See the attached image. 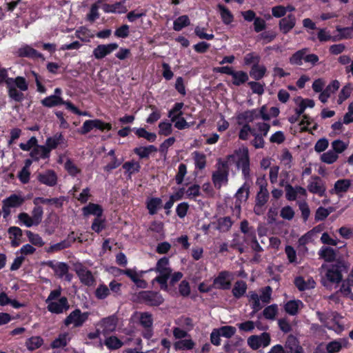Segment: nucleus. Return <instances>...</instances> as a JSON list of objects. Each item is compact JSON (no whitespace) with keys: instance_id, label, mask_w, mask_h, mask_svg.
Returning <instances> with one entry per match:
<instances>
[{"instance_id":"37998d69","label":"nucleus","mask_w":353,"mask_h":353,"mask_svg":"<svg viewBox=\"0 0 353 353\" xmlns=\"http://www.w3.org/2000/svg\"><path fill=\"white\" fill-rule=\"evenodd\" d=\"M190 24V21L187 15H182L176 18L173 23V29L175 31H180L183 28L188 26Z\"/></svg>"},{"instance_id":"423d86ee","label":"nucleus","mask_w":353,"mask_h":353,"mask_svg":"<svg viewBox=\"0 0 353 353\" xmlns=\"http://www.w3.org/2000/svg\"><path fill=\"white\" fill-rule=\"evenodd\" d=\"M235 155L237 157V167L241 169L245 179H248L250 174L248 149L245 147L241 148L236 151Z\"/></svg>"},{"instance_id":"0e129e2a","label":"nucleus","mask_w":353,"mask_h":353,"mask_svg":"<svg viewBox=\"0 0 353 353\" xmlns=\"http://www.w3.org/2000/svg\"><path fill=\"white\" fill-rule=\"evenodd\" d=\"M26 235L28 238L29 241L35 246L42 247L45 244L41 236L38 234H34L31 231L28 230L26 231Z\"/></svg>"},{"instance_id":"f704fd0d","label":"nucleus","mask_w":353,"mask_h":353,"mask_svg":"<svg viewBox=\"0 0 353 353\" xmlns=\"http://www.w3.org/2000/svg\"><path fill=\"white\" fill-rule=\"evenodd\" d=\"M295 10V8L292 5L287 6H276L272 8V14L276 18H280L285 15L287 12H292Z\"/></svg>"},{"instance_id":"393cba45","label":"nucleus","mask_w":353,"mask_h":353,"mask_svg":"<svg viewBox=\"0 0 353 353\" xmlns=\"http://www.w3.org/2000/svg\"><path fill=\"white\" fill-rule=\"evenodd\" d=\"M340 87V83L337 80L332 81L319 94V100L325 103L327 101L332 94L334 93Z\"/></svg>"},{"instance_id":"338daca9","label":"nucleus","mask_w":353,"mask_h":353,"mask_svg":"<svg viewBox=\"0 0 353 353\" xmlns=\"http://www.w3.org/2000/svg\"><path fill=\"white\" fill-rule=\"evenodd\" d=\"M260 56L256 52H250L245 55L244 57V64L245 65H255L260 61Z\"/></svg>"},{"instance_id":"473e14b6","label":"nucleus","mask_w":353,"mask_h":353,"mask_svg":"<svg viewBox=\"0 0 353 353\" xmlns=\"http://www.w3.org/2000/svg\"><path fill=\"white\" fill-rule=\"evenodd\" d=\"M63 199L62 198H52V199H46L43 197H36L33 200V203L35 205H39L40 204H48V205H54L57 207H61L63 204Z\"/></svg>"},{"instance_id":"6ab92c4d","label":"nucleus","mask_w":353,"mask_h":353,"mask_svg":"<svg viewBox=\"0 0 353 353\" xmlns=\"http://www.w3.org/2000/svg\"><path fill=\"white\" fill-rule=\"evenodd\" d=\"M256 109L249 110L236 114V122L239 125H250V123L257 120Z\"/></svg>"},{"instance_id":"9b49d317","label":"nucleus","mask_w":353,"mask_h":353,"mask_svg":"<svg viewBox=\"0 0 353 353\" xmlns=\"http://www.w3.org/2000/svg\"><path fill=\"white\" fill-rule=\"evenodd\" d=\"M119 46L116 43L107 44H99L94 48L92 54L96 59L100 60L110 54L118 48Z\"/></svg>"},{"instance_id":"412c9836","label":"nucleus","mask_w":353,"mask_h":353,"mask_svg":"<svg viewBox=\"0 0 353 353\" xmlns=\"http://www.w3.org/2000/svg\"><path fill=\"white\" fill-rule=\"evenodd\" d=\"M16 54L19 57L32 59L42 57V54L41 53L34 50L30 46L26 44L22 45L20 48H19L16 51Z\"/></svg>"},{"instance_id":"2eb2a0df","label":"nucleus","mask_w":353,"mask_h":353,"mask_svg":"<svg viewBox=\"0 0 353 353\" xmlns=\"http://www.w3.org/2000/svg\"><path fill=\"white\" fill-rule=\"evenodd\" d=\"M232 279V273L223 271L214 280L215 288L222 290H228L231 286V281Z\"/></svg>"},{"instance_id":"6e6552de","label":"nucleus","mask_w":353,"mask_h":353,"mask_svg":"<svg viewBox=\"0 0 353 353\" xmlns=\"http://www.w3.org/2000/svg\"><path fill=\"white\" fill-rule=\"evenodd\" d=\"M271 342L269 333L263 332L259 335H252L248 339V344L252 350L268 347Z\"/></svg>"},{"instance_id":"79ce46f5","label":"nucleus","mask_w":353,"mask_h":353,"mask_svg":"<svg viewBox=\"0 0 353 353\" xmlns=\"http://www.w3.org/2000/svg\"><path fill=\"white\" fill-rule=\"evenodd\" d=\"M218 8L223 23L226 25L230 24L234 20L232 12L227 8L221 4L218 5Z\"/></svg>"},{"instance_id":"13d9d810","label":"nucleus","mask_w":353,"mask_h":353,"mask_svg":"<svg viewBox=\"0 0 353 353\" xmlns=\"http://www.w3.org/2000/svg\"><path fill=\"white\" fill-rule=\"evenodd\" d=\"M336 31L339 32L337 40L350 39L353 37V28L351 27L341 28L337 26Z\"/></svg>"},{"instance_id":"2f4dec72","label":"nucleus","mask_w":353,"mask_h":353,"mask_svg":"<svg viewBox=\"0 0 353 353\" xmlns=\"http://www.w3.org/2000/svg\"><path fill=\"white\" fill-rule=\"evenodd\" d=\"M7 305H10L15 309H19L24 306L23 304L19 303L16 299H11L6 292H2L0 293V305L6 306Z\"/></svg>"},{"instance_id":"39448f33","label":"nucleus","mask_w":353,"mask_h":353,"mask_svg":"<svg viewBox=\"0 0 353 353\" xmlns=\"http://www.w3.org/2000/svg\"><path fill=\"white\" fill-rule=\"evenodd\" d=\"M154 270L159 275L154 279V281L158 282L162 290L168 291L167 281L172 273L168 258L163 257L160 259L157 263Z\"/></svg>"},{"instance_id":"0eeeda50","label":"nucleus","mask_w":353,"mask_h":353,"mask_svg":"<svg viewBox=\"0 0 353 353\" xmlns=\"http://www.w3.org/2000/svg\"><path fill=\"white\" fill-rule=\"evenodd\" d=\"M90 313L82 312L79 309L73 310L65 318L64 323L66 326L72 325L74 327H81L88 320Z\"/></svg>"},{"instance_id":"7c9ffc66","label":"nucleus","mask_w":353,"mask_h":353,"mask_svg":"<svg viewBox=\"0 0 353 353\" xmlns=\"http://www.w3.org/2000/svg\"><path fill=\"white\" fill-rule=\"evenodd\" d=\"M157 148L154 145L141 146L134 149V152L141 159L148 158L152 153L156 152Z\"/></svg>"},{"instance_id":"e433bc0d","label":"nucleus","mask_w":353,"mask_h":353,"mask_svg":"<svg viewBox=\"0 0 353 353\" xmlns=\"http://www.w3.org/2000/svg\"><path fill=\"white\" fill-rule=\"evenodd\" d=\"M194 165L196 169L203 170L206 165V156L203 153L194 151L192 154Z\"/></svg>"},{"instance_id":"5701e85b","label":"nucleus","mask_w":353,"mask_h":353,"mask_svg":"<svg viewBox=\"0 0 353 353\" xmlns=\"http://www.w3.org/2000/svg\"><path fill=\"white\" fill-rule=\"evenodd\" d=\"M285 353H304L303 347L299 345V342L294 336H289L285 342Z\"/></svg>"},{"instance_id":"72a5a7b5","label":"nucleus","mask_w":353,"mask_h":353,"mask_svg":"<svg viewBox=\"0 0 353 353\" xmlns=\"http://www.w3.org/2000/svg\"><path fill=\"white\" fill-rule=\"evenodd\" d=\"M303 306V303L299 300H291L285 305V310L290 315H295Z\"/></svg>"},{"instance_id":"5fc2aeb1","label":"nucleus","mask_w":353,"mask_h":353,"mask_svg":"<svg viewBox=\"0 0 353 353\" xmlns=\"http://www.w3.org/2000/svg\"><path fill=\"white\" fill-rule=\"evenodd\" d=\"M70 336L68 333H63L59 336L57 339L53 341L52 343V347L53 348H59L64 347L67 345L70 341Z\"/></svg>"},{"instance_id":"9d476101","label":"nucleus","mask_w":353,"mask_h":353,"mask_svg":"<svg viewBox=\"0 0 353 353\" xmlns=\"http://www.w3.org/2000/svg\"><path fill=\"white\" fill-rule=\"evenodd\" d=\"M25 201V198L19 194H13L9 197L3 200L2 210L5 215L10 214L11 208H17L21 205Z\"/></svg>"},{"instance_id":"20e7f679","label":"nucleus","mask_w":353,"mask_h":353,"mask_svg":"<svg viewBox=\"0 0 353 353\" xmlns=\"http://www.w3.org/2000/svg\"><path fill=\"white\" fill-rule=\"evenodd\" d=\"M321 282L323 286L332 289V286L339 283L342 274L336 265H323L321 267Z\"/></svg>"},{"instance_id":"864d4df0","label":"nucleus","mask_w":353,"mask_h":353,"mask_svg":"<svg viewBox=\"0 0 353 353\" xmlns=\"http://www.w3.org/2000/svg\"><path fill=\"white\" fill-rule=\"evenodd\" d=\"M201 188L197 184H192L186 188V199L195 200L201 194Z\"/></svg>"},{"instance_id":"7ed1b4c3","label":"nucleus","mask_w":353,"mask_h":353,"mask_svg":"<svg viewBox=\"0 0 353 353\" xmlns=\"http://www.w3.org/2000/svg\"><path fill=\"white\" fill-rule=\"evenodd\" d=\"M233 155L228 157V159H219L216 164V170L212 172V181L216 189L226 185L228 182L229 175V160L233 158Z\"/></svg>"},{"instance_id":"09e8293b","label":"nucleus","mask_w":353,"mask_h":353,"mask_svg":"<svg viewBox=\"0 0 353 353\" xmlns=\"http://www.w3.org/2000/svg\"><path fill=\"white\" fill-rule=\"evenodd\" d=\"M247 285L243 281H238L235 283L232 289V294L234 297L239 299L246 292Z\"/></svg>"},{"instance_id":"6e6d98bb","label":"nucleus","mask_w":353,"mask_h":353,"mask_svg":"<svg viewBox=\"0 0 353 353\" xmlns=\"http://www.w3.org/2000/svg\"><path fill=\"white\" fill-rule=\"evenodd\" d=\"M43 342V341L40 336H32L26 341V345L29 350L32 351L41 347Z\"/></svg>"},{"instance_id":"69168bd1","label":"nucleus","mask_w":353,"mask_h":353,"mask_svg":"<svg viewBox=\"0 0 353 353\" xmlns=\"http://www.w3.org/2000/svg\"><path fill=\"white\" fill-rule=\"evenodd\" d=\"M64 167L68 174L72 176H77L81 172V170L70 159H68L65 161Z\"/></svg>"},{"instance_id":"f8f14e48","label":"nucleus","mask_w":353,"mask_h":353,"mask_svg":"<svg viewBox=\"0 0 353 353\" xmlns=\"http://www.w3.org/2000/svg\"><path fill=\"white\" fill-rule=\"evenodd\" d=\"M118 323V318L115 314L102 319L98 323L101 334H107L115 331Z\"/></svg>"},{"instance_id":"4468645a","label":"nucleus","mask_w":353,"mask_h":353,"mask_svg":"<svg viewBox=\"0 0 353 353\" xmlns=\"http://www.w3.org/2000/svg\"><path fill=\"white\" fill-rule=\"evenodd\" d=\"M75 272L81 282L88 286L92 285L94 279L92 272L81 264H77L74 267Z\"/></svg>"},{"instance_id":"c9c22d12","label":"nucleus","mask_w":353,"mask_h":353,"mask_svg":"<svg viewBox=\"0 0 353 353\" xmlns=\"http://www.w3.org/2000/svg\"><path fill=\"white\" fill-rule=\"evenodd\" d=\"M319 257L325 261L331 262L336 258V252L333 248L323 246L319 251Z\"/></svg>"},{"instance_id":"ea45409f","label":"nucleus","mask_w":353,"mask_h":353,"mask_svg":"<svg viewBox=\"0 0 353 353\" xmlns=\"http://www.w3.org/2000/svg\"><path fill=\"white\" fill-rule=\"evenodd\" d=\"M75 36L83 42L90 41V39L94 37L90 30L84 26H81L76 30Z\"/></svg>"},{"instance_id":"ddd939ff","label":"nucleus","mask_w":353,"mask_h":353,"mask_svg":"<svg viewBox=\"0 0 353 353\" xmlns=\"http://www.w3.org/2000/svg\"><path fill=\"white\" fill-rule=\"evenodd\" d=\"M62 90L61 88H57L54 90V94L44 98L41 101V103L43 105L52 108L54 106H57L59 105H65L66 106V103H70V101H63L61 98Z\"/></svg>"},{"instance_id":"cd10ccee","label":"nucleus","mask_w":353,"mask_h":353,"mask_svg":"<svg viewBox=\"0 0 353 353\" xmlns=\"http://www.w3.org/2000/svg\"><path fill=\"white\" fill-rule=\"evenodd\" d=\"M351 185V181L350 179H340L335 182L334 188L332 190V193L336 194L339 196H342L345 193Z\"/></svg>"},{"instance_id":"3c124183","label":"nucleus","mask_w":353,"mask_h":353,"mask_svg":"<svg viewBox=\"0 0 353 353\" xmlns=\"http://www.w3.org/2000/svg\"><path fill=\"white\" fill-rule=\"evenodd\" d=\"M183 107V103H176L174 107L169 111L168 117L170 118L171 121H175L178 118L181 117L182 111L181 109Z\"/></svg>"},{"instance_id":"a19ab883","label":"nucleus","mask_w":353,"mask_h":353,"mask_svg":"<svg viewBox=\"0 0 353 353\" xmlns=\"http://www.w3.org/2000/svg\"><path fill=\"white\" fill-rule=\"evenodd\" d=\"M147 208L149 213L152 215L155 214L162 204V201L159 198H150L146 202Z\"/></svg>"},{"instance_id":"1a4fd4ad","label":"nucleus","mask_w":353,"mask_h":353,"mask_svg":"<svg viewBox=\"0 0 353 353\" xmlns=\"http://www.w3.org/2000/svg\"><path fill=\"white\" fill-rule=\"evenodd\" d=\"M46 264L54 270L55 274L58 277L61 279L64 278L68 281H70L72 280V276L69 274V267L65 263H54L52 261H49Z\"/></svg>"},{"instance_id":"8fccbe9b","label":"nucleus","mask_w":353,"mask_h":353,"mask_svg":"<svg viewBox=\"0 0 353 353\" xmlns=\"http://www.w3.org/2000/svg\"><path fill=\"white\" fill-rule=\"evenodd\" d=\"M339 156L332 149L321 155V161L327 164H332L337 161Z\"/></svg>"},{"instance_id":"b1692460","label":"nucleus","mask_w":353,"mask_h":353,"mask_svg":"<svg viewBox=\"0 0 353 353\" xmlns=\"http://www.w3.org/2000/svg\"><path fill=\"white\" fill-rule=\"evenodd\" d=\"M294 284L300 291H304L314 288L316 283L312 277H296L294 280Z\"/></svg>"},{"instance_id":"a18cd8bd","label":"nucleus","mask_w":353,"mask_h":353,"mask_svg":"<svg viewBox=\"0 0 353 353\" xmlns=\"http://www.w3.org/2000/svg\"><path fill=\"white\" fill-rule=\"evenodd\" d=\"M232 83L235 85H241L248 80V75L243 71H234L232 74Z\"/></svg>"},{"instance_id":"a878e982","label":"nucleus","mask_w":353,"mask_h":353,"mask_svg":"<svg viewBox=\"0 0 353 353\" xmlns=\"http://www.w3.org/2000/svg\"><path fill=\"white\" fill-rule=\"evenodd\" d=\"M30 156L34 161L48 159L50 156L48 148L45 145L37 144L31 150Z\"/></svg>"},{"instance_id":"e2e57ef3","label":"nucleus","mask_w":353,"mask_h":353,"mask_svg":"<svg viewBox=\"0 0 353 353\" xmlns=\"http://www.w3.org/2000/svg\"><path fill=\"white\" fill-rule=\"evenodd\" d=\"M252 129L256 134L266 137L270 129V125L265 122H259L255 124Z\"/></svg>"},{"instance_id":"4c0bfd02","label":"nucleus","mask_w":353,"mask_h":353,"mask_svg":"<svg viewBox=\"0 0 353 353\" xmlns=\"http://www.w3.org/2000/svg\"><path fill=\"white\" fill-rule=\"evenodd\" d=\"M103 10L105 12H113L119 14H122L127 12L126 8L121 2H118L112 5L105 4L103 6Z\"/></svg>"},{"instance_id":"4d7b16f0","label":"nucleus","mask_w":353,"mask_h":353,"mask_svg":"<svg viewBox=\"0 0 353 353\" xmlns=\"http://www.w3.org/2000/svg\"><path fill=\"white\" fill-rule=\"evenodd\" d=\"M194 346V343L191 339H182L174 343L176 350H192Z\"/></svg>"},{"instance_id":"a211bd4d","label":"nucleus","mask_w":353,"mask_h":353,"mask_svg":"<svg viewBox=\"0 0 353 353\" xmlns=\"http://www.w3.org/2000/svg\"><path fill=\"white\" fill-rule=\"evenodd\" d=\"M294 101L296 105L294 111L297 117H300L307 108H312L315 105L314 100L303 99L301 97L294 98Z\"/></svg>"},{"instance_id":"49530a36","label":"nucleus","mask_w":353,"mask_h":353,"mask_svg":"<svg viewBox=\"0 0 353 353\" xmlns=\"http://www.w3.org/2000/svg\"><path fill=\"white\" fill-rule=\"evenodd\" d=\"M315 233L313 230H310L299 238L298 245L301 250H307L305 245L314 241Z\"/></svg>"},{"instance_id":"4be33fe9","label":"nucleus","mask_w":353,"mask_h":353,"mask_svg":"<svg viewBox=\"0 0 353 353\" xmlns=\"http://www.w3.org/2000/svg\"><path fill=\"white\" fill-rule=\"evenodd\" d=\"M296 25V18L294 14H288L287 17H283L279 21V29L283 34L288 33L294 28Z\"/></svg>"},{"instance_id":"58836bf2","label":"nucleus","mask_w":353,"mask_h":353,"mask_svg":"<svg viewBox=\"0 0 353 353\" xmlns=\"http://www.w3.org/2000/svg\"><path fill=\"white\" fill-rule=\"evenodd\" d=\"M266 72V68L259 63L252 65L250 71V75L255 80L261 79Z\"/></svg>"},{"instance_id":"f3484780","label":"nucleus","mask_w":353,"mask_h":353,"mask_svg":"<svg viewBox=\"0 0 353 353\" xmlns=\"http://www.w3.org/2000/svg\"><path fill=\"white\" fill-rule=\"evenodd\" d=\"M140 297L150 305H159L163 302L162 296L156 292L145 291L140 294Z\"/></svg>"},{"instance_id":"bf43d9fd","label":"nucleus","mask_w":353,"mask_h":353,"mask_svg":"<svg viewBox=\"0 0 353 353\" xmlns=\"http://www.w3.org/2000/svg\"><path fill=\"white\" fill-rule=\"evenodd\" d=\"M105 345L110 350H116L120 348L123 343L117 337L112 336L105 340Z\"/></svg>"},{"instance_id":"de8ad7c7","label":"nucleus","mask_w":353,"mask_h":353,"mask_svg":"<svg viewBox=\"0 0 353 353\" xmlns=\"http://www.w3.org/2000/svg\"><path fill=\"white\" fill-rule=\"evenodd\" d=\"M319 319L324 323L325 326L330 330H333L337 333H340L343 330V327L337 322H330L324 319L323 314L317 313Z\"/></svg>"},{"instance_id":"c756f323","label":"nucleus","mask_w":353,"mask_h":353,"mask_svg":"<svg viewBox=\"0 0 353 353\" xmlns=\"http://www.w3.org/2000/svg\"><path fill=\"white\" fill-rule=\"evenodd\" d=\"M248 297L251 307L253 310L252 314L259 312L263 307V305L261 303V301L259 298V295L256 292H250L248 295Z\"/></svg>"},{"instance_id":"aec40b11","label":"nucleus","mask_w":353,"mask_h":353,"mask_svg":"<svg viewBox=\"0 0 353 353\" xmlns=\"http://www.w3.org/2000/svg\"><path fill=\"white\" fill-rule=\"evenodd\" d=\"M308 190L319 196H323L325 192V187L321 178L316 176L312 178L307 186Z\"/></svg>"},{"instance_id":"774afa93","label":"nucleus","mask_w":353,"mask_h":353,"mask_svg":"<svg viewBox=\"0 0 353 353\" xmlns=\"http://www.w3.org/2000/svg\"><path fill=\"white\" fill-rule=\"evenodd\" d=\"M110 294L108 287L104 284L99 285L95 290V296L100 300L105 299Z\"/></svg>"},{"instance_id":"dca6fc26","label":"nucleus","mask_w":353,"mask_h":353,"mask_svg":"<svg viewBox=\"0 0 353 353\" xmlns=\"http://www.w3.org/2000/svg\"><path fill=\"white\" fill-rule=\"evenodd\" d=\"M66 141L61 133H57L52 137L47 138L46 141V147L50 153L51 150L57 148L58 146H66Z\"/></svg>"},{"instance_id":"052dcab7","label":"nucleus","mask_w":353,"mask_h":353,"mask_svg":"<svg viewBox=\"0 0 353 353\" xmlns=\"http://www.w3.org/2000/svg\"><path fill=\"white\" fill-rule=\"evenodd\" d=\"M278 313V306L272 304L266 307L263 311V315L265 319L268 320H274Z\"/></svg>"},{"instance_id":"bb28decb","label":"nucleus","mask_w":353,"mask_h":353,"mask_svg":"<svg viewBox=\"0 0 353 353\" xmlns=\"http://www.w3.org/2000/svg\"><path fill=\"white\" fill-rule=\"evenodd\" d=\"M37 178L39 182L48 186L55 185L57 181V174L52 170L39 173Z\"/></svg>"},{"instance_id":"680f3d73","label":"nucleus","mask_w":353,"mask_h":353,"mask_svg":"<svg viewBox=\"0 0 353 353\" xmlns=\"http://www.w3.org/2000/svg\"><path fill=\"white\" fill-rule=\"evenodd\" d=\"M348 147V143H345L340 139L335 140L331 143V149L336 152L337 155L344 152Z\"/></svg>"},{"instance_id":"c85d7f7f","label":"nucleus","mask_w":353,"mask_h":353,"mask_svg":"<svg viewBox=\"0 0 353 353\" xmlns=\"http://www.w3.org/2000/svg\"><path fill=\"white\" fill-rule=\"evenodd\" d=\"M82 212L84 216L94 215L99 218L102 215L103 210L99 205L90 203L82 208Z\"/></svg>"},{"instance_id":"c03bdc74","label":"nucleus","mask_w":353,"mask_h":353,"mask_svg":"<svg viewBox=\"0 0 353 353\" xmlns=\"http://www.w3.org/2000/svg\"><path fill=\"white\" fill-rule=\"evenodd\" d=\"M352 90V85L350 83L343 86L339 94L336 101L337 103L341 105L343 101L347 99L350 97Z\"/></svg>"},{"instance_id":"603ef678","label":"nucleus","mask_w":353,"mask_h":353,"mask_svg":"<svg viewBox=\"0 0 353 353\" xmlns=\"http://www.w3.org/2000/svg\"><path fill=\"white\" fill-rule=\"evenodd\" d=\"M134 131L139 137L144 138L150 142H154L157 139L155 133L149 132L145 128H134Z\"/></svg>"},{"instance_id":"f03ea898","label":"nucleus","mask_w":353,"mask_h":353,"mask_svg":"<svg viewBox=\"0 0 353 353\" xmlns=\"http://www.w3.org/2000/svg\"><path fill=\"white\" fill-rule=\"evenodd\" d=\"M61 288L52 290L46 300L47 309L53 314H61L69 308L68 301L66 297L61 296Z\"/></svg>"},{"instance_id":"f257e3e1","label":"nucleus","mask_w":353,"mask_h":353,"mask_svg":"<svg viewBox=\"0 0 353 353\" xmlns=\"http://www.w3.org/2000/svg\"><path fill=\"white\" fill-rule=\"evenodd\" d=\"M5 83L8 94L12 100L20 102L24 99L23 92L28 90V83L25 78L17 77H8V70L0 68V84Z\"/></svg>"}]
</instances>
